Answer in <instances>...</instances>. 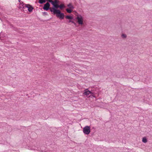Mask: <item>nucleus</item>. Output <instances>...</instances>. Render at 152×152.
Segmentation results:
<instances>
[{"label": "nucleus", "mask_w": 152, "mask_h": 152, "mask_svg": "<svg viewBox=\"0 0 152 152\" xmlns=\"http://www.w3.org/2000/svg\"><path fill=\"white\" fill-rule=\"evenodd\" d=\"M50 10L51 12H53L54 14H56V16L59 19H63L64 18V15L63 13H61L60 10L52 8L50 9Z\"/></svg>", "instance_id": "nucleus-1"}, {"label": "nucleus", "mask_w": 152, "mask_h": 152, "mask_svg": "<svg viewBox=\"0 0 152 152\" xmlns=\"http://www.w3.org/2000/svg\"><path fill=\"white\" fill-rule=\"evenodd\" d=\"M69 20L68 21V23H69L70 22H72V20Z\"/></svg>", "instance_id": "nucleus-18"}, {"label": "nucleus", "mask_w": 152, "mask_h": 152, "mask_svg": "<svg viewBox=\"0 0 152 152\" xmlns=\"http://www.w3.org/2000/svg\"><path fill=\"white\" fill-rule=\"evenodd\" d=\"M25 6L28 9V10L29 12H31L34 9L32 6L29 4H25Z\"/></svg>", "instance_id": "nucleus-5"}, {"label": "nucleus", "mask_w": 152, "mask_h": 152, "mask_svg": "<svg viewBox=\"0 0 152 152\" xmlns=\"http://www.w3.org/2000/svg\"><path fill=\"white\" fill-rule=\"evenodd\" d=\"M84 133L86 135L88 134L90 132V127L88 126H85L83 129Z\"/></svg>", "instance_id": "nucleus-2"}, {"label": "nucleus", "mask_w": 152, "mask_h": 152, "mask_svg": "<svg viewBox=\"0 0 152 152\" xmlns=\"http://www.w3.org/2000/svg\"><path fill=\"white\" fill-rule=\"evenodd\" d=\"M48 0V2H49V1H52V0Z\"/></svg>", "instance_id": "nucleus-20"}, {"label": "nucleus", "mask_w": 152, "mask_h": 152, "mask_svg": "<svg viewBox=\"0 0 152 152\" xmlns=\"http://www.w3.org/2000/svg\"><path fill=\"white\" fill-rule=\"evenodd\" d=\"M50 4L48 2H47L44 5L43 7V9L45 10H48L49 9H52V8H50Z\"/></svg>", "instance_id": "nucleus-4"}, {"label": "nucleus", "mask_w": 152, "mask_h": 152, "mask_svg": "<svg viewBox=\"0 0 152 152\" xmlns=\"http://www.w3.org/2000/svg\"><path fill=\"white\" fill-rule=\"evenodd\" d=\"M74 24L75 25H76V23H74Z\"/></svg>", "instance_id": "nucleus-21"}, {"label": "nucleus", "mask_w": 152, "mask_h": 152, "mask_svg": "<svg viewBox=\"0 0 152 152\" xmlns=\"http://www.w3.org/2000/svg\"><path fill=\"white\" fill-rule=\"evenodd\" d=\"M43 15L44 16H45V15H48V13L46 12H42Z\"/></svg>", "instance_id": "nucleus-16"}, {"label": "nucleus", "mask_w": 152, "mask_h": 152, "mask_svg": "<svg viewBox=\"0 0 152 152\" xmlns=\"http://www.w3.org/2000/svg\"><path fill=\"white\" fill-rule=\"evenodd\" d=\"M142 142L144 143H146L147 142V140L146 137H144L142 138Z\"/></svg>", "instance_id": "nucleus-11"}, {"label": "nucleus", "mask_w": 152, "mask_h": 152, "mask_svg": "<svg viewBox=\"0 0 152 152\" xmlns=\"http://www.w3.org/2000/svg\"><path fill=\"white\" fill-rule=\"evenodd\" d=\"M67 6L70 9H73L74 8V6L72 5V4L71 3H70L68 4Z\"/></svg>", "instance_id": "nucleus-7"}, {"label": "nucleus", "mask_w": 152, "mask_h": 152, "mask_svg": "<svg viewBox=\"0 0 152 152\" xmlns=\"http://www.w3.org/2000/svg\"><path fill=\"white\" fill-rule=\"evenodd\" d=\"M76 19L77 20V22L79 24L82 25L83 24V17L80 15L78 16Z\"/></svg>", "instance_id": "nucleus-3"}, {"label": "nucleus", "mask_w": 152, "mask_h": 152, "mask_svg": "<svg viewBox=\"0 0 152 152\" xmlns=\"http://www.w3.org/2000/svg\"><path fill=\"white\" fill-rule=\"evenodd\" d=\"M71 23H72L74 24V23H75V22L74 21H72V22H71Z\"/></svg>", "instance_id": "nucleus-19"}, {"label": "nucleus", "mask_w": 152, "mask_h": 152, "mask_svg": "<svg viewBox=\"0 0 152 152\" xmlns=\"http://www.w3.org/2000/svg\"><path fill=\"white\" fill-rule=\"evenodd\" d=\"M49 2L51 3V4L54 6V5H55V3L54 1H49Z\"/></svg>", "instance_id": "nucleus-15"}, {"label": "nucleus", "mask_w": 152, "mask_h": 152, "mask_svg": "<svg viewBox=\"0 0 152 152\" xmlns=\"http://www.w3.org/2000/svg\"><path fill=\"white\" fill-rule=\"evenodd\" d=\"M53 7H54V8H55L56 9L58 8L59 7V5L57 4H55V5H54Z\"/></svg>", "instance_id": "nucleus-14"}, {"label": "nucleus", "mask_w": 152, "mask_h": 152, "mask_svg": "<svg viewBox=\"0 0 152 152\" xmlns=\"http://www.w3.org/2000/svg\"><path fill=\"white\" fill-rule=\"evenodd\" d=\"M66 10L67 12L68 13H71L72 11V10L70 9H67Z\"/></svg>", "instance_id": "nucleus-13"}, {"label": "nucleus", "mask_w": 152, "mask_h": 152, "mask_svg": "<svg viewBox=\"0 0 152 152\" xmlns=\"http://www.w3.org/2000/svg\"><path fill=\"white\" fill-rule=\"evenodd\" d=\"M46 0H39V3L41 4L46 2Z\"/></svg>", "instance_id": "nucleus-9"}, {"label": "nucleus", "mask_w": 152, "mask_h": 152, "mask_svg": "<svg viewBox=\"0 0 152 152\" xmlns=\"http://www.w3.org/2000/svg\"><path fill=\"white\" fill-rule=\"evenodd\" d=\"M55 4H57L59 2V1L58 0H55L54 1Z\"/></svg>", "instance_id": "nucleus-17"}, {"label": "nucleus", "mask_w": 152, "mask_h": 152, "mask_svg": "<svg viewBox=\"0 0 152 152\" xmlns=\"http://www.w3.org/2000/svg\"><path fill=\"white\" fill-rule=\"evenodd\" d=\"M65 18L66 19L69 20H72L73 19V17L72 16L69 15L66 16Z\"/></svg>", "instance_id": "nucleus-8"}, {"label": "nucleus", "mask_w": 152, "mask_h": 152, "mask_svg": "<svg viewBox=\"0 0 152 152\" xmlns=\"http://www.w3.org/2000/svg\"><path fill=\"white\" fill-rule=\"evenodd\" d=\"M65 7V6L64 4H61L60 5H59V8L60 9L64 8Z\"/></svg>", "instance_id": "nucleus-12"}, {"label": "nucleus", "mask_w": 152, "mask_h": 152, "mask_svg": "<svg viewBox=\"0 0 152 152\" xmlns=\"http://www.w3.org/2000/svg\"><path fill=\"white\" fill-rule=\"evenodd\" d=\"M121 37H122V38L123 39H125L127 37V35L126 34H122L121 35Z\"/></svg>", "instance_id": "nucleus-10"}, {"label": "nucleus", "mask_w": 152, "mask_h": 152, "mask_svg": "<svg viewBox=\"0 0 152 152\" xmlns=\"http://www.w3.org/2000/svg\"><path fill=\"white\" fill-rule=\"evenodd\" d=\"M93 94V93L89 91L88 89H86L84 90V93H83V95L84 96H88L90 94Z\"/></svg>", "instance_id": "nucleus-6"}]
</instances>
